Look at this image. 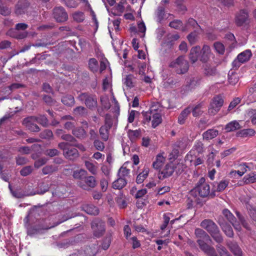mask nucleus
<instances>
[{
	"instance_id": "36",
	"label": "nucleus",
	"mask_w": 256,
	"mask_h": 256,
	"mask_svg": "<svg viewBox=\"0 0 256 256\" xmlns=\"http://www.w3.org/2000/svg\"><path fill=\"white\" fill-rule=\"evenodd\" d=\"M245 184H252L256 182V174L254 172H251L246 175L243 178Z\"/></svg>"
},
{
	"instance_id": "51",
	"label": "nucleus",
	"mask_w": 256,
	"mask_h": 256,
	"mask_svg": "<svg viewBox=\"0 0 256 256\" xmlns=\"http://www.w3.org/2000/svg\"><path fill=\"white\" fill-rule=\"evenodd\" d=\"M216 248L220 256H231L227 250L222 245L218 244Z\"/></svg>"
},
{
	"instance_id": "38",
	"label": "nucleus",
	"mask_w": 256,
	"mask_h": 256,
	"mask_svg": "<svg viewBox=\"0 0 256 256\" xmlns=\"http://www.w3.org/2000/svg\"><path fill=\"white\" fill-rule=\"evenodd\" d=\"M255 133V131L253 129H244L238 132V136L241 137H246L248 136H252Z\"/></svg>"
},
{
	"instance_id": "34",
	"label": "nucleus",
	"mask_w": 256,
	"mask_h": 256,
	"mask_svg": "<svg viewBox=\"0 0 256 256\" xmlns=\"http://www.w3.org/2000/svg\"><path fill=\"white\" fill-rule=\"evenodd\" d=\"M135 78L133 74H128L126 76L124 80V83L126 87L128 88H132L134 86V80Z\"/></svg>"
},
{
	"instance_id": "52",
	"label": "nucleus",
	"mask_w": 256,
	"mask_h": 256,
	"mask_svg": "<svg viewBox=\"0 0 256 256\" xmlns=\"http://www.w3.org/2000/svg\"><path fill=\"white\" fill-rule=\"evenodd\" d=\"M236 214L237 216L238 217L239 220L240 221L241 224L242 225V226L247 230H250V228L248 224L246 222V220H244L243 216H242L240 213L238 212H236Z\"/></svg>"
},
{
	"instance_id": "64",
	"label": "nucleus",
	"mask_w": 256,
	"mask_h": 256,
	"mask_svg": "<svg viewBox=\"0 0 256 256\" xmlns=\"http://www.w3.org/2000/svg\"><path fill=\"white\" fill-rule=\"evenodd\" d=\"M32 170V168L31 166H26L23 168L20 171V174L22 176H26L29 175Z\"/></svg>"
},
{
	"instance_id": "41",
	"label": "nucleus",
	"mask_w": 256,
	"mask_h": 256,
	"mask_svg": "<svg viewBox=\"0 0 256 256\" xmlns=\"http://www.w3.org/2000/svg\"><path fill=\"white\" fill-rule=\"evenodd\" d=\"M73 19L77 22H82L85 19V16L82 12H76L72 14Z\"/></svg>"
},
{
	"instance_id": "31",
	"label": "nucleus",
	"mask_w": 256,
	"mask_h": 256,
	"mask_svg": "<svg viewBox=\"0 0 256 256\" xmlns=\"http://www.w3.org/2000/svg\"><path fill=\"white\" fill-rule=\"evenodd\" d=\"M240 128V124L236 120L232 121L228 123L225 126L226 132H230L238 130Z\"/></svg>"
},
{
	"instance_id": "45",
	"label": "nucleus",
	"mask_w": 256,
	"mask_h": 256,
	"mask_svg": "<svg viewBox=\"0 0 256 256\" xmlns=\"http://www.w3.org/2000/svg\"><path fill=\"white\" fill-rule=\"evenodd\" d=\"M86 173V172L84 170H75L73 172V177L76 178L81 180H83L84 176Z\"/></svg>"
},
{
	"instance_id": "63",
	"label": "nucleus",
	"mask_w": 256,
	"mask_h": 256,
	"mask_svg": "<svg viewBox=\"0 0 256 256\" xmlns=\"http://www.w3.org/2000/svg\"><path fill=\"white\" fill-rule=\"evenodd\" d=\"M62 140L66 141L72 142V144L75 143L76 142V139L71 134H64L61 136Z\"/></svg>"
},
{
	"instance_id": "23",
	"label": "nucleus",
	"mask_w": 256,
	"mask_h": 256,
	"mask_svg": "<svg viewBox=\"0 0 256 256\" xmlns=\"http://www.w3.org/2000/svg\"><path fill=\"white\" fill-rule=\"evenodd\" d=\"M116 201L120 208H126L128 202V198L122 193L116 198Z\"/></svg>"
},
{
	"instance_id": "37",
	"label": "nucleus",
	"mask_w": 256,
	"mask_h": 256,
	"mask_svg": "<svg viewBox=\"0 0 256 256\" xmlns=\"http://www.w3.org/2000/svg\"><path fill=\"white\" fill-rule=\"evenodd\" d=\"M98 252V246L94 244L87 247L85 250V252L88 256H94Z\"/></svg>"
},
{
	"instance_id": "61",
	"label": "nucleus",
	"mask_w": 256,
	"mask_h": 256,
	"mask_svg": "<svg viewBox=\"0 0 256 256\" xmlns=\"http://www.w3.org/2000/svg\"><path fill=\"white\" fill-rule=\"evenodd\" d=\"M128 136L130 139H134L138 138L140 134V130H131L128 131Z\"/></svg>"
},
{
	"instance_id": "44",
	"label": "nucleus",
	"mask_w": 256,
	"mask_h": 256,
	"mask_svg": "<svg viewBox=\"0 0 256 256\" xmlns=\"http://www.w3.org/2000/svg\"><path fill=\"white\" fill-rule=\"evenodd\" d=\"M222 214L231 224L235 222L236 218L234 216L228 209H224L222 211Z\"/></svg>"
},
{
	"instance_id": "19",
	"label": "nucleus",
	"mask_w": 256,
	"mask_h": 256,
	"mask_svg": "<svg viewBox=\"0 0 256 256\" xmlns=\"http://www.w3.org/2000/svg\"><path fill=\"white\" fill-rule=\"evenodd\" d=\"M227 246L234 255L236 256H242V251L236 242L229 241L227 242Z\"/></svg>"
},
{
	"instance_id": "20",
	"label": "nucleus",
	"mask_w": 256,
	"mask_h": 256,
	"mask_svg": "<svg viewBox=\"0 0 256 256\" xmlns=\"http://www.w3.org/2000/svg\"><path fill=\"white\" fill-rule=\"evenodd\" d=\"M191 111L192 108L190 106L185 108L178 116V123L180 124H184Z\"/></svg>"
},
{
	"instance_id": "16",
	"label": "nucleus",
	"mask_w": 256,
	"mask_h": 256,
	"mask_svg": "<svg viewBox=\"0 0 256 256\" xmlns=\"http://www.w3.org/2000/svg\"><path fill=\"white\" fill-rule=\"evenodd\" d=\"M200 60L202 62H206L210 56L211 50L209 46L204 44L200 50Z\"/></svg>"
},
{
	"instance_id": "48",
	"label": "nucleus",
	"mask_w": 256,
	"mask_h": 256,
	"mask_svg": "<svg viewBox=\"0 0 256 256\" xmlns=\"http://www.w3.org/2000/svg\"><path fill=\"white\" fill-rule=\"evenodd\" d=\"M204 74L207 76H215L216 74V67L206 66L204 68Z\"/></svg>"
},
{
	"instance_id": "59",
	"label": "nucleus",
	"mask_w": 256,
	"mask_h": 256,
	"mask_svg": "<svg viewBox=\"0 0 256 256\" xmlns=\"http://www.w3.org/2000/svg\"><path fill=\"white\" fill-rule=\"evenodd\" d=\"M40 136L42 138L50 139L53 136V134L51 130H45L40 133Z\"/></svg>"
},
{
	"instance_id": "10",
	"label": "nucleus",
	"mask_w": 256,
	"mask_h": 256,
	"mask_svg": "<svg viewBox=\"0 0 256 256\" xmlns=\"http://www.w3.org/2000/svg\"><path fill=\"white\" fill-rule=\"evenodd\" d=\"M52 15L57 22H64L68 20V12L62 6L55 7L52 10Z\"/></svg>"
},
{
	"instance_id": "25",
	"label": "nucleus",
	"mask_w": 256,
	"mask_h": 256,
	"mask_svg": "<svg viewBox=\"0 0 256 256\" xmlns=\"http://www.w3.org/2000/svg\"><path fill=\"white\" fill-rule=\"evenodd\" d=\"M73 135L78 139H84L86 136V132L82 127H77L72 130Z\"/></svg>"
},
{
	"instance_id": "60",
	"label": "nucleus",
	"mask_w": 256,
	"mask_h": 256,
	"mask_svg": "<svg viewBox=\"0 0 256 256\" xmlns=\"http://www.w3.org/2000/svg\"><path fill=\"white\" fill-rule=\"evenodd\" d=\"M111 235L106 236V238L104 240L102 244V248L104 250H107L111 243Z\"/></svg>"
},
{
	"instance_id": "21",
	"label": "nucleus",
	"mask_w": 256,
	"mask_h": 256,
	"mask_svg": "<svg viewBox=\"0 0 256 256\" xmlns=\"http://www.w3.org/2000/svg\"><path fill=\"white\" fill-rule=\"evenodd\" d=\"M127 184V180L125 178L118 177L112 183V187L116 190H121L124 188Z\"/></svg>"
},
{
	"instance_id": "50",
	"label": "nucleus",
	"mask_w": 256,
	"mask_h": 256,
	"mask_svg": "<svg viewBox=\"0 0 256 256\" xmlns=\"http://www.w3.org/2000/svg\"><path fill=\"white\" fill-rule=\"evenodd\" d=\"M113 124L112 118L110 114H106L105 115L104 124L102 126L108 128H111Z\"/></svg>"
},
{
	"instance_id": "30",
	"label": "nucleus",
	"mask_w": 256,
	"mask_h": 256,
	"mask_svg": "<svg viewBox=\"0 0 256 256\" xmlns=\"http://www.w3.org/2000/svg\"><path fill=\"white\" fill-rule=\"evenodd\" d=\"M62 103L68 106H72L75 103L74 97L70 94L64 96L61 100Z\"/></svg>"
},
{
	"instance_id": "28",
	"label": "nucleus",
	"mask_w": 256,
	"mask_h": 256,
	"mask_svg": "<svg viewBox=\"0 0 256 256\" xmlns=\"http://www.w3.org/2000/svg\"><path fill=\"white\" fill-rule=\"evenodd\" d=\"M218 134V131L214 129H209L202 134L204 139L206 140H212L216 138Z\"/></svg>"
},
{
	"instance_id": "17",
	"label": "nucleus",
	"mask_w": 256,
	"mask_h": 256,
	"mask_svg": "<svg viewBox=\"0 0 256 256\" xmlns=\"http://www.w3.org/2000/svg\"><path fill=\"white\" fill-rule=\"evenodd\" d=\"M200 47L198 46L192 47L189 54V58L192 63H194L199 58L200 60Z\"/></svg>"
},
{
	"instance_id": "55",
	"label": "nucleus",
	"mask_w": 256,
	"mask_h": 256,
	"mask_svg": "<svg viewBox=\"0 0 256 256\" xmlns=\"http://www.w3.org/2000/svg\"><path fill=\"white\" fill-rule=\"evenodd\" d=\"M94 146L98 150L102 152L105 148L104 143L98 139L95 140L94 142Z\"/></svg>"
},
{
	"instance_id": "49",
	"label": "nucleus",
	"mask_w": 256,
	"mask_h": 256,
	"mask_svg": "<svg viewBox=\"0 0 256 256\" xmlns=\"http://www.w3.org/2000/svg\"><path fill=\"white\" fill-rule=\"evenodd\" d=\"M35 118L37 119L36 122L40 124L42 126L46 127L48 125V120L44 115H40L39 116H36Z\"/></svg>"
},
{
	"instance_id": "15",
	"label": "nucleus",
	"mask_w": 256,
	"mask_h": 256,
	"mask_svg": "<svg viewBox=\"0 0 256 256\" xmlns=\"http://www.w3.org/2000/svg\"><path fill=\"white\" fill-rule=\"evenodd\" d=\"M218 222L221 227L222 231L227 236L230 238H232L234 236V231L232 226L229 224L220 220V218L218 219Z\"/></svg>"
},
{
	"instance_id": "47",
	"label": "nucleus",
	"mask_w": 256,
	"mask_h": 256,
	"mask_svg": "<svg viewBox=\"0 0 256 256\" xmlns=\"http://www.w3.org/2000/svg\"><path fill=\"white\" fill-rule=\"evenodd\" d=\"M214 47L217 52L222 54L225 51L224 45L220 42H216L214 44Z\"/></svg>"
},
{
	"instance_id": "58",
	"label": "nucleus",
	"mask_w": 256,
	"mask_h": 256,
	"mask_svg": "<svg viewBox=\"0 0 256 256\" xmlns=\"http://www.w3.org/2000/svg\"><path fill=\"white\" fill-rule=\"evenodd\" d=\"M186 168L185 165L182 163H178L176 165L174 164V171L177 174H181Z\"/></svg>"
},
{
	"instance_id": "7",
	"label": "nucleus",
	"mask_w": 256,
	"mask_h": 256,
	"mask_svg": "<svg viewBox=\"0 0 256 256\" xmlns=\"http://www.w3.org/2000/svg\"><path fill=\"white\" fill-rule=\"evenodd\" d=\"M78 185L84 190H90L97 185V181L92 176H84L83 180L78 182Z\"/></svg>"
},
{
	"instance_id": "35",
	"label": "nucleus",
	"mask_w": 256,
	"mask_h": 256,
	"mask_svg": "<svg viewBox=\"0 0 256 256\" xmlns=\"http://www.w3.org/2000/svg\"><path fill=\"white\" fill-rule=\"evenodd\" d=\"M84 166L91 174L96 175L97 174L98 168L92 162L86 160L84 162Z\"/></svg>"
},
{
	"instance_id": "56",
	"label": "nucleus",
	"mask_w": 256,
	"mask_h": 256,
	"mask_svg": "<svg viewBox=\"0 0 256 256\" xmlns=\"http://www.w3.org/2000/svg\"><path fill=\"white\" fill-rule=\"evenodd\" d=\"M25 87V85L23 84H19V83H13L12 84H10V86H8L7 88H6V89L8 88V90L10 91V92H8V94H10V92L16 90V89H18V88H24Z\"/></svg>"
},
{
	"instance_id": "12",
	"label": "nucleus",
	"mask_w": 256,
	"mask_h": 256,
	"mask_svg": "<svg viewBox=\"0 0 256 256\" xmlns=\"http://www.w3.org/2000/svg\"><path fill=\"white\" fill-rule=\"evenodd\" d=\"M36 118L35 116H30L24 118L22 121V124L24 125L29 130L33 132H40V128L35 123L36 122Z\"/></svg>"
},
{
	"instance_id": "6",
	"label": "nucleus",
	"mask_w": 256,
	"mask_h": 256,
	"mask_svg": "<svg viewBox=\"0 0 256 256\" xmlns=\"http://www.w3.org/2000/svg\"><path fill=\"white\" fill-rule=\"evenodd\" d=\"M72 146L68 142H61L58 144V148L63 150L64 155L66 158L74 160L79 156V153L76 148L70 147Z\"/></svg>"
},
{
	"instance_id": "9",
	"label": "nucleus",
	"mask_w": 256,
	"mask_h": 256,
	"mask_svg": "<svg viewBox=\"0 0 256 256\" xmlns=\"http://www.w3.org/2000/svg\"><path fill=\"white\" fill-rule=\"evenodd\" d=\"M162 108L160 104L158 102L152 103L148 110L142 112L143 116V120L145 123H148L151 120L152 114L161 113Z\"/></svg>"
},
{
	"instance_id": "62",
	"label": "nucleus",
	"mask_w": 256,
	"mask_h": 256,
	"mask_svg": "<svg viewBox=\"0 0 256 256\" xmlns=\"http://www.w3.org/2000/svg\"><path fill=\"white\" fill-rule=\"evenodd\" d=\"M86 111V108L82 106H77L74 109V112L76 115H84Z\"/></svg>"
},
{
	"instance_id": "40",
	"label": "nucleus",
	"mask_w": 256,
	"mask_h": 256,
	"mask_svg": "<svg viewBox=\"0 0 256 256\" xmlns=\"http://www.w3.org/2000/svg\"><path fill=\"white\" fill-rule=\"evenodd\" d=\"M98 62L95 58H91L88 61V66L91 71L96 72L98 70Z\"/></svg>"
},
{
	"instance_id": "13",
	"label": "nucleus",
	"mask_w": 256,
	"mask_h": 256,
	"mask_svg": "<svg viewBox=\"0 0 256 256\" xmlns=\"http://www.w3.org/2000/svg\"><path fill=\"white\" fill-rule=\"evenodd\" d=\"M248 13L246 10H240L235 16L234 21L238 26H242L248 20Z\"/></svg>"
},
{
	"instance_id": "8",
	"label": "nucleus",
	"mask_w": 256,
	"mask_h": 256,
	"mask_svg": "<svg viewBox=\"0 0 256 256\" xmlns=\"http://www.w3.org/2000/svg\"><path fill=\"white\" fill-rule=\"evenodd\" d=\"M224 99L220 94L214 96L210 104L208 112L210 114L214 115L219 112L224 104Z\"/></svg>"
},
{
	"instance_id": "18",
	"label": "nucleus",
	"mask_w": 256,
	"mask_h": 256,
	"mask_svg": "<svg viewBox=\"0 0 256 256\" xmlns=\"http://www.w3.org/2000/svg\"><path fill=\"white\" fill-rule=\"evenodd\" d=\"M42 209H30L28 214L24 219L26 222L29 221L34 222V220H38L40 216V212Z\"/></svg>"
},
{
	"instance_id": "32",
	"label": "nucleus",
	"mask_w": 256,
	"mask_h": 256,
	"mask_svg": "<svg viewBox=\"0 0 256 256\" xmlns=\"http://www.w3.org/2000/svg\"><path fill=\"white\" fill-rule=\"evenodd\" d=\"M110 128L104 126H101L99 129V133L101 138L104 142H106L109 138Z\"/></svg>"
},
{
	"instance_id": "5",
	"label": "nucleus",
	"mask_w": 256,
	"mask_h": 256,
	"mask_svg": "<svg viewBox=\"0 0 256 256\" xmlns=\"http://www.w3.org/2000/svg\"><path fill=\"white\" fill-rule=\"evenodd\" d=\"M169 66L174 68L176 72L178 74L186 73L189 67L188 62L182 56H180L175 60L172 62Z\"/></svg>"
},
{
	"instance_id": "2",
	"label": "nucleus",
	"mask_w": 256,
	"mask_h": 256,
	"mask_svg": "<svg viewBox=\"0 0 256 256\" xmlns=\"http://www.w3.org/2000/svg\"><path fill=\"white\" fill-rule=\"evenodd\" d=\"M200 226L205 229L212 238L218 243L223 242L224 239L218 227L211 220L205 219L200 223Z\"/></svg>"
},
{
	"instance_id": "53",
	"label": "nucleus",
	"mask_w": 256,
	"mask_h": 256,
	"mask_svg": "<svg viewBox=\"0 0 256 256\" xmlns=\"http://www.w3.org/2000/svg\"><path fill=\"white\" fill-rule=\"evenodd\" d=\"M182 26V22L179 20H174L170 22L169 24V26L176 30H178Z\"/></svg>"
},
{
	"instance_id": "54",
	"label": "nucleus",
	"mask_w": 256,
	"mask_h": 256,
	"mask_svg": "<svg viewBox=\"0 0 256 256\" xmlns=\"http://www.w3.org/2000/svg\"><path fill=\"white\" fill-rule=\"evenodd\" d=\"M202 106V104H196L193 108H192V115L194 117H197L200 116L202 114V112L200 110V108Z\"/></svg>"
},
{
	"instance_id": "39",
	"label": "nucleus",
	"mask_w": 256,
	"mask_h": 256,
	"mask_svg": "<svg viewBox=\"0 0 256 256\" xmlns=\"http://www.w3.org/2000/svg\"><path fill=\"white\" fill-rule=\"evenodd\" d=\"M11 13V9L3 4L2 2L0 0V14L7 16Z\"/></svg>"
},
{
	"instance_id": "11",
	"label": "nucleus",
	"mask_w": 256,
	"mask_h": 256,
	"mask_svg": "<svg viewBox=\"0 0 256 256\" xmlns=\"http://www.w3.org/2000/svg\"><path fill=\"white\" fill-rule=\"evenodd\" d=\"M91 227L93 230L94 235L96 238L102 236L106 230L105 224L99 219H95L91 223Z\"/></svg>"
},
{
	"instance_id": "57",
	"label": "nucleus",
	"mask_w": 256,
	"mask_h": 256,
	"mask_svg": "<svg viewBox=\"0 0 256 256\" xmlns=\"http://www.w3.org/2000/svg\"><path fill=\"white\" fill-rule=\"evenodd\" d=\"M130 173V170L126 167H121L118 172V176L125 178L128 176Z\"/></svg>"
},
{
	"instance_id": "33",
	"label": "nucleus",
	"mask_w": 256,
	"mask_h": 256,
	"mask_svg": "<svg viewBox=\"0 0 256 256\" xmlns=\"http://www.w3.org/2000/svg\"><path fill=\"white\" fill-rule=\"evenodd\" d=\"M149 172L148 168H144L143 171L140 173L137 176L136 182L138 184H142L144 182V180L147 178Z\"/></svg>"
},
{
	"instance_id": "29",
	"label": "nucleus",
	"mask_w": 256,
	"mask_h": 256,
	"mask_svg": "<svg viewBox=\"0 0 256 256\" xmlns=\"http://www.w3.org/2000/svg\"><path fill=\"white\" fill-rule=\"evenodd\" d=\"M230 183V181L228 180H222L217 184V186L216 187L215 185H214V187L216 188L213 189V190H215L218 192H222L228 186Z\"/></svg>"
},
{
	"instance_id": "42",
	"label": "nucleus",
	"mask_w": 256,
	"mask_h": 256,
	"mask_svg": "<svg viewBox=\"0 0 256 256\" xmlns=\"http://www.w3.org/2000/svg\"><path fill=\"white\" fill-rule=\"evenodd\" d=\"M198 154L195 152L194 150H191L186 155L185 160L192 162L195 158H196Z\"/></svg>"
},
{
	"instance_id": "14",
	"label": "nucleus",
	"mask_w": 256,
	"mask_h": 256,
	"mask_svg": "<svg viewBox=\"0 0 256 256\" xmlns=\"http://www.w3.org/2000/svg\"><path fill=\"white\" fill-rule=\"evenodd\" d=\"M174 172V164L169 163L166 164L164 168L158 174V178L162 180L170 176Z\"/></svg>"
},
{
	"instance_id": "22",
	"label": "nucleus",
	"mask_w": 256,
	"mask_h": 256,
	"mask_svg": "<svg viewBox=\"0 0 256 256\" xmlns=\"http://www.w3.org/2000/svg\"><path fill=\"white\" fill-rule=\"evenodd\" d=\"M165 158L160 154H158L156 158V160L152 163V166L154 169H160L164 163Z\"/></svg>"
},
{
	"instance_id": "1",
	"label": "nucleus",
	"mask_w": 256,
	"mask_h": 256,
	"mask_svg": "<svg viewBox=\"0 0 256 256\" xmlns=\"http://www.w3.org/2000/svg\"><path fill=\"white\" fill-rule=\"evenodd\" d=\"M194 234L197 239L200 248L208 256H217V253L213 246L208 245L207 242H211L210 236L203 230L197 228Z\"/></svg>"
},
{
	"instance_id": "46",
	"label": "nucleus",
	"mask_w": 256,
	"mask_h": 256,
	"mask_svg": "<svg viewBox=\"0 0 256 256\" xmlns=\"http://www.w3.org/2000/svg\"><path fill=\"white\" fill-rule=\"evenodd\" d=\"M238 170H240L241 175H244L248 170H250V164L242 162L238 166Z\"/></svg>"
},
{
	"instance_id": "26",
	"label": "nucleus",
	"mask_w": 256,
	"mask_h": 256,
	"mask_svg": "<svg viewBox=\"0 0 256 256\" xmlns=\"http://www.w3.org/2000/svg\"><path fill=\"white\" fill-rule=\"evenodd\" d=\"M252 55V52L250 50H246L238 54V58L241 62H248Z\"/></svg>"
},
{
	"instance_id": "43",
	"label": "nucleus",
	"mask_w": 256,
	"mask_h": 256,
	"mask_svg": "<svg viewBox=\"0 0 256 256\" xmlns=\"http://www.w3.org/2000/svg\"><path fill=\"white\" fill-rule=\"evenodd\" d=\"M192 150H195V152L198 154H202L204 152V144L202 142L196 140V141Z\"/></svg>"
},
{
	"instance_id": "3",
	"label": "nucleus",
	"mask_w": 256,
	"mask_h": 256,
	"mask_svg": "<svg viewBox=\"0 0 256 256\" xmlns=\"http://www.w3.org/2000/svg\"><path fill=\"white\" fill-rule=\"evenodd\" d=\"M195 190L198 193L199 196L202 198H213L216 196L215 190H210V185L206 182V179L202 177L200 178L196 184Z\"/></svg>"
},
{
	"instance_id": "24",
	"label": "nucleus",
	"mask_w": 256,
	"mask_h": 256,
	"mask_svg": "<svg viewBox=\"0 0 256 256\" xmlns=\"http://www.w3.org/2000/svg\"><path fill=\"white\" fill-rule=\"evenodd\" d=\"M152 126L153 128H156L162 122V112L152 114L151 120Z\"/></svg>"
},
{
	"instance_id": "27",
	"label": "nucleus",
	"mask_w": 256,
	"mask_h": 256,
	"mask_svg": "<svg viewBox=\"0 0 256 256\" xmlns=\"http://www.w3.org/2000/svg\"><path fill=\"white\" fill-rule=\"evenodd\" d=\"M165 16L166 13L164 8L162 6H159L156 12V21L158 23H161L164 20Z\"/></svg>"
},
{
	"instance_id": "4",
	"label": "nucleus",
	"mask_w": 256,
	"mask_h": 256,
	"mask_svg": "<svg viewBox=\"0 0 256 256\" xmlns=\"http://www.w3.org/2000/svg\"><path fill=\"white\" fill-rule=\"evenodd\" d=\"M77 99L84 102L86 106L90 110H93L98 106L96 96L89 92H81L77 97Z\"/></svg>"
}]
</instances>
